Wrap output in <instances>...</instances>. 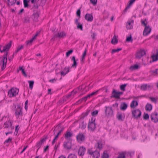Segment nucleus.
Returning <instances> with one entry per match:
<instances>
[{"mask_svg": "<svg viewBox=\"0 0 158 158\" xmlns=\"http://www.w3.org/2000/svg\"><path fill=\"white\" fill-rule=\"evenodd\" d=\"M19 90L17 88H12L8 91V95L10 98L14 97L18 94Z\"/></svg>", "mask_w": 158, "mask_h": 158, "instance_id": "obj_1", "label": "nucleus"}, {"mask_svg": "<svg viewBox=\"0 0 158 158\" xmlns=\"http://www.w3.org/2000/svg\"><path fill=\"white\" fill-rule=\"evenodd\" d=\"M141 112L139 109H136L132 111V116L134 119H138L140 117Z\"/></svg>", "mask_w": 158, "mask_h": 158, "instance_id": "obj_2", "label": "nucleus"}, {"mask_svg": "<svg viewBox=\"0 0 158 158\" xmlns=\"http://www.w3.org/2000/svg\"><path fill=\"white\" fill-rule=\"evenodd\" d=\"M85 87V86L83 85H81L80 86H79L76 89L74 90L72 92H71V94H69L68 98L71 96L72 95L74 96L75 95L78 91H80L81 90H83V91Z\"/></svg>", "mask_w": 158, "mask_h": 158, "instance_id": "obj_3", "label": "nucleus"}, {"mask_svg": "<svg viewBox=\"0 0 158 158\" xmlns=\"http://www.w3.org/2000/svg\"><path fill=\"white\" fill-rule=\"evenodd\" d=\"M72 139H67V140L64 142L63 146L66 149H70L71 148L73 143Z\"/></svg>", "mask_w": 158, "mask_h": 158, "instance_id": "obj_4", "label": "nucleus"}, {"mask_svg": "<svg viewBox=\"0 0 158 158\" xmlns=\"http://www.w3.org/2000/svg\"><path fill=\"white\" fill-rule=\"evenodd\" d=\"M106 109L105 113L106 116H112L113 114V112L111 107L110 106H105Z\"/></svg>", "mask_w": 158, "mask_h": 158, "instance_id": "obj_5", "label": "nucleus"}, {"mask_svg": "<svg viewBox=\"0 0 158 158\" xmlns=\"http://www.w3.org/2000/svg\"><path fill=\"white\" fill-rule=\"evenodd\" d=\"M153 87L152 85L150 84H142L140 86V89L143 91L149 90Z\"/></svg>", "mask_w": 158, "mask_h": 158, "instance_id": "obj_6", "label": "nucleus"}, {"mask_svg": "<svg viewBox=\"0 0 158 158\" xmlns=\"http://www.w3.org/2000/svg\"><path fill=\"white\" fill-rule=\"evenodd\" d=\"M95 119H94L92 121L89 122L88 124L89 130L91 131H94L96 128V124L95 123Z\"/></svg>", "mask_w": 158, "mask_h": 158, "instance_id": "obj_7", "label": "nucleus"}, {"mask_svg": "<svg viewBox=\"0 0 158 158\" xmlns=\"http://www.w3.org/2000/svg\"><path fill=\"white\" fill-rule=\"evenodd\" d=\"M15 114L16 116L19 117V116L23 115V112L22 110V108L20 105H18L17 108L15 111Z\"/></svg>", "mask_w": 158, "mask_h": 158, "instance_id": "obj_8", "label": "nucleus"}, {"mask_svg": "<svg viewBox=\"0 0 158 158\" xmlns=\"http://www.w3.org/2000/svg\"><path fill=\"white\" fill-rule=\"evenodd\" d=\"M151 120L155 123H157L158 121V114L156 112L152 113L150 115Z\"/></svg>", "mask_w": 158, "mask_h": 158, "instance_id": "obj_9", "label": "nucleus"}, {"mask_svg": "<svg viewBox=\"0 0 158 158\" xmlns=\"http://www.w3.org/2000/svg\"><path fill=\"white\" fill-rule=\"evenodd\" d=\"M151 31V29L149 26H146L143 32V35L144 36L148 35L150 33Z\"/></svg>", "mask_w": 158, "mask_h": 158, "instance_id": "obj_10", "label": "nucleus"}, {"mask_svg": "<svg viewBox=\"0 0 158 158\" xmlns=\"http://www.w3.org/2000/svg\"><path fill=\"white\" fill-rule=\"evenodd\" d=\"M85 148L83 146L81 147L78 150V154L79 156H83L85 152Z\"/></svg>", "mask_w": 158, "mask_h": 158, "instance_id": "obj_11", "label": "nucleus"}, {"mask_svg": "<svg viewBox=\"0 0 158 158\" xmlns=\"http://www.w3.org/2000/svg\"><path fill=\"white\" fill-rule=\"evenodd\" d=\"M146 54L144 50H141L137 53L136 57L138 59H140L142 57Z\"/></svg>", "mask_w": 158, "mask_h": 158, "instance_id": "obj_12", "label": "nucleus"}, {"mask_svg": "<svg viewBox=\"0 0 158 158\" xmlns=\"http://www.w3.org/2000/svg\"><path fill=\"white\" fill-rule=\"evenodd\" d=\"M12 125V123L9 121H6L4 124L5 128H9L11 130H13L14 129V127Z\"/></svg>", "mask_w": 158, "mask_h": 158, "instance_id": "obj_13", "label": "nucleus"}, {"mask_svg": "<svg viewBox=\"0 0 158 158\" xmlns=\"http://www.w3.org/2000/svg\"><path fill=\"white\" fill-rule=\"evenodd\" d=\"M134 20L132 19L128 21L126 25V28L127 29H131L133 28Z\"/></svg>", "mask_w": 158, "mask_h": 158, "instance_id": "obj_14", "label": "nucleus"}, {"mask_svg": "<svg viewBox=\"0 0 158 158\" xmlns=\"http://www.w3.org/2000/svg\"><path fill=\"white\" fill-rule=\"evenodd\" d=\"M85 19L89 22H92L93 19V17L91 14L87 13L85 16Z\"/></svg>", "mask_w": 158, "mask_h": 158, "instance_id": "obj_15", "label": "nucleus"}, {"mask_svg": "<svg viewBox=\"0 0 158 158\" xmlns=\"http://www.w3.org/2000/svg\"><path fill=\"white\" fill-rule=\"evenodd\" d=\"M69 67L66 66L63 69V70L60 72L61 75L64 76L69 72Z\"/></svg>", "mask_w": 158, "mask_h": 158, "instance_id": "obj_16", "label": "nucleus"}, {"mask_svg": "<svg viewBox=\"0 0 158 158\" xmlns=\"http://www.w3.org/2000/svg\"><path fill=\"white\" fill-rule=\"evenodd\" d=\"M116 117L119 121H123L124 120L125 116L124 115H123L121 112H118L117 113Z\"/></svg>", "mask_w": 158, "mask_h": 158, "instance_id": "obj_17", "label": "nucleus"}, {"mask_svg": "<svg viewBox=\"0 0 158 158\" xmlns=\"http://www.w3.org/2000/svg\"><path fill=\"white\" fill-rule=\"evenodd\" d=\"M112 95L111 96V98H114L116 99H119L120 97L119 96L118 92H117L116 90L114 89L112 93Z\"/></svg>", "mask_w": 158, "mask_h": 158, "instance_id": "obj_18", "label": "nucleus"}, {"mask_svg": "<svg viewBox=\"0 0 158 158\" xmlns=\"http://www.w3.org/2000/svg\"><path fill=\"white\" fill-rule=\"evenodd\" d=\"M73 135V133L72 132L67 131L64 134V137L65 138H70L72 137Z\"/></svg>", "mask_w": 158, "mask_h": 158, "instance_id": "obj_19", "label": "nucleus"}, {"mask_svg": "<svg viewBox=\"0 0 158 158\" xmlns=\"http://www.w3.org/2000/svg\"><path fill=\"white\" fill-rule=\"evenodd\" d=\"M11 43L12 41H10L8 44H6L5 46H4L3 51H5V52H7L8 51L11 46Z\"/></svg>", "mask_w": 158, "mask_h": 158, "instance_id": "obj_20", "label": "nucleus"}, {"mask_svg": "<svg viewBox=\"0 0 158 158\" xmlns=\"http://www.w3.org/2000/svg\"><path fill=\"white\" fill-rule=\"evenodd\" d=\"M46 139H42L41 140H40L38 142L36 145V146L37 148H38L37 150V151L38 149L40 148L42 144V143L45 141Z\"/></svg>", "mask_w": 158, "mask_h": 158, "instance_id": "obj_21", "label": "nucleus"}, {"mask_svg": "<svg viewBox=\"0 0 158 158\" xmlns=\"http://www.w3.org/2000/svg\"><path fill=\"white\" fill-rule=\"evenodd\" d=\"M39 16V13L37 11L35 13H34L32 15V18L34 21L37 22L38 21V19Z\"/></svg>", "mask_w": 158, "mask_h": 158, "instance_id": "obj_22", "label": "nucleus"}, {"mask_svg": "<svg viewBox=\"0 0 158 158\" xmlns=\"http://www.w3.org/2000/svg\"><path fill=\"white\" fill-rule=\"evenodd\" d=\"M77 60V59L76 60L75 57V56H72L71 59V60L73 61V63L71 66V67L74 68H76L77 65V62L76 61Z\"/></svg>", "mask_w": 158, "mask_h": 158, "instance_id": "obj_23", "label": "nucleus"}, {"mask_svg": "<svg viewBox=\"0 0 158 158\" xmlns=\"http://www.w3.org/2000/svg\"><path fill=\"white\" fill-rule=\"evenodd\" d=\"M66 33L64 31L59 32L57 34L55 35V36L60 38H63L66 36Z\"/></svg>", "mask_w": 158, "mask_h": 158, "instance_id": "obj_24", "label": "nucleus"}, {"mask_svg": "<svg viewBox=\"0 0 158 158\" xmlns=\"http://www.w3.org/2000/svg\"><path fill=\"white\" fill-rule=\"evenodd\" d=\"M93 156L94 158H99L100 156L99 151L97 149L94 151Z\"/></svg>", "mask_w": 158, "mask_h": 158, "instance_id": "obj_25", "label": "nucleus"}, {"mask_svg": "<svg viewBox=\"0 0 158 158\" xmlns=\"http://www.w3.org/2000/svg\"><path fill=\"white\" fill-rule=\"evenodd\" d=\"M127 107V105L125 102H123L121 103L120 106V109L121 110H125Z\"/></svg>", "mask_w": 158, "mask_h": 158, "instance_id": "obj_26", "label": "nucleus"}, {"mask_svg": "<svg viewBox=\"0 0 158 158\" xmlns=\"http://www.w3.org/2000/svg\"><path fill=\"white\" fill-rule=\"evenodd\" d=\"M64 129L63 127H61L60 125H58L56 126L55 128L53 131L54 134H56V132L59 131L61 129Z\"/></svg>", "mask_w": 158, "mask_h": 158, "instance_id": "obj_27", "label": "nucleus"}, {"mask_svg": "<svg viewBox=\"0 0 158 158\" xmlns=\"http://www.w3.org/2000/svg\"><path fill=\"white\" fill-rule=\"evenodd\" d=\"M138 105V103L136 101H133L130 104V107L131 108H134Z\"/></svg>", "mask_w": 158, "mask_h": 158, "instance_id": "obj_28", "label": "nucleus"}, {"mask_svg": "<svg viewBox=\"0 0 158 158\" xmlns=\"http://www.w3.org/2000/svg\"><path fill=\"white\" fill-rule=\"evenodd\" d=\"M152 59L153 61H157L158 59V50H156V54L155 55H153L152 56Z\"/></svg>", "mask_w": 158, "mask_h": 158, "instance_id": "obj_29", "label": "nucleus"}, {"mask_svg": "<svg viewBox=\"0 0 158 158\" xmlns=\"http://www.w3.org/2000/svg\"><path fill=\"white\" fill-rule=\"evenodd\" d=\"M95 147L98 148V151H100L102 148V144L101 142H98L95 145Z\"/></svg>", "mask_w": 158, "mask_h": 158, "instance_id": "obj_30", "label": "nucleus"}, {"mask_svg": "<svg viewBox=\"0 0 158 158\" xmlns=\"http://www.w3.org/2000/svg\"><path fill=\"white\" fill-rule=\"evenodd\" d=\"M90 110H87L86 111L82 114L80 117L81 119H83L84 118L89 114L90 112Z\"/></svg>", "mask_w": 158, "mask_h": 158, "instance_id": "obj_31", "label": "nucleus"}, {"mask_svg": "<svg viewBox=\"0 0 158 158\" xmlns=\"http://www.w3.org/2000/svg\"><path fill=\"white\" fill-rule=\"evenodd\" d=\"M152 105L149 103H147L145 107V109L146 110L151 111L152 109Z\"/></svg>", "mask_w": 158, "mask_h": 158, "instance_id": "obj_32", "label": "nucleus"}, {"mask_svg": "<svg viewBox=\"0 0 158 158\" xmlns=\"http://www.w3.org/2000/svg\"><path fill=\"white\" fill-rule=\"evenodd\" d=\"M135 0H131L129 1V5H128L127 7H126V8L124 10V12H126L127 10L129 8L130 6L135 1Z\"/></svg>", "mask_w": 158, "mask_h": 158, "instance_id": "obj_33", "label": "nucleus"}, {"mask_svg": "<svg viewBox=\"0 0 158 158\" xmlns=\"http://www.w3.org/2000/svg\"><path fill=\"white\" fill-rule=\"evenodd\" d=\"M118 42V40L116 36L115 35H114L111 40L112 44H115L117 43Z\"/></svg>", "mask_w": 158, "mask_h": 158, "instance_id": "obj_34", "label": "nucleus"}, {"mask_svg": "<svg viewBox=\"0 0 158 158\" xmlns=\"http://www.w3.org/2000/svg\"><path fill=\"white\" fill-rule=\"evenodd\" d=\"M127 85V84H125L123 85H121L120 86V89L122 90L123 91H125V88Z\"/></svg>", "mask_w": 158, "mask_h": 158, "instance_id": "obj_35", "label": "nucleus"}, {"mask_svg": "<svg viewBox=\"0 0 158 158\" xmlns=\"http://www.w3.org/2000/svg\"><path fill=\"white\" fill-rule=\"evenodd\" d=\"M64 129H61V130H60L59 131L56 132V135L55 134V136L54 138H57L59 136V135H60L61 132L63 131Z\"/></svg>", "mask_w": 158, "mask_h": 158, "instance_id": "obj_36", "label": "nucleus"}, {"mask_svg": "<svg viewBox=\"0 0 158 158\" xmlns=\"http://www.w3.org/2000/svg\"><path fill=\"white\" fill-rule=\"evenodd\" d=\"M139 67L138 65L137 64H135L131 66L130 69L131 70H135L137 69Z\"/></svg>", "mask_w": 158, "mask_h": 158, "instance_id": "obj_37", "label": "nucleus"}, {"mask_svg": "<svg viewBox=\"0 0 158 158\" xmlns=\"http://www.w3.org/2000/svg\"><path fill=\"white\" fill-rule=\"evenodd\" d=\"M36 37V35H35L33 37H32V38L31 40L27 41V45L29 44L30 45L31 44L33 40L35 39Z\"/></svg>", "mask_w": 158, "mask_h": 158, "instance_id": "obj_38", "label": "nucleus"}, {"mask_svg": "<svg viewBox=\"0 0 158 158\" xmlns=\"http://www.w3.org/2000/svg\"><path fill=\"white\" fill-rule=\"evenodd\" d=\"M84 135L82 133H79L76 136V138H85Z\"/></svg>", "mask_w": 158, "mask_h": 158, "instance_id": "obj_39", "label": "nucleus"}, {"mask_svg": "<svg viewBox=\"0 0 158 158\" xmlns=\"http://www.w3.org/2000/svg\"><path fill=\"white\" fill-rule=\"evenodd\" d=\"M152 74L153 76H156L158 74V69L151 71Z\"/></svg>", "mask_w": 158, "mask_h": 158, "instance_id": "obj_40", "label": "nucleus"}, {"mask_svg": "<svg viewBox=\"0 0 158 158\" xmlns=\"http://www.w3.org/2000/svg\"><path fill=\"white\" fill-rule=\"evenodd\" d=\"M23 45H21L20 46H19L17 48V50L15 51V54H17V53L19 52L20 50L23 49Z\"/></svg>", "mask_w": 158, "mask_h": 158, "instance_id": "obj_41", "label": "nucleus"}, {"mask_svg": "<svg viewBox=\"0 0 158 158\" xmlns=\"http://www.w3.org/2000/svg\"><path fill=\"white\" fill-rule=\"evenodd\" d=\"M122 50V48H118L117 49H113L111 53L112 54H113L115 52H118L121 50Z\"/></svg>", "mask_w": 158, "mask_h": 158, "instance_id": "obj_42", "label": "nucleus"}, {"mask_svg": "<svg viewBox=\"0 0 158 158\" xmlns=\"http://www.w3.org/2000/svg\"><path fill=\"white\" fill-rule=\"evenodd\" d=\"M28 82L29 83V88L31 89H32L33 87V85L34 83V81H29Z\"/></svg>", "mask_w": 158, "mask_h": 158, "instance_id": "obj_43", "label": "nucleus"}, {"mask_svg": "<svg viewBox=\"0 0 158 158\" xmlns=\"http://www.w3.org/2000/svg\"><path fill=\"white\" fill-rule=\"evenodd\" d=\"M126 41L128 42H132L133 39L132 38V37L131 35H130V36H128L127 38Z\"/></svg>", "mask_w": 158, "mask_h": 158, "instance_id": "obj_44", "label": "nucleus"}, {"mask_svg": "<svg viewBox=\"0 0 158 158\" xmlns=\"http://www.w3.org/2000/svg\"><path fill=\"white\" fill-rule=\"evenodd\" d=\"M23 4L24 7L25 8L27 7L28 6V1L27 0H23Z\"/></svg>", "mask_w": 158, "mask_h": 158, "instance_id": "obj_45", "label": "nucleus"}, {"mask_svg": "<svg viewBox=\"0 0 158 158\" xmlns=\"http://www.w3.org/2000/svg\"><path fill=\"white\" fill-rule=\"evenodd\" d=\"M7 1L12 6L15 3L16 0H7Z\"/></svg>", "mask_w": 158, "mask_h": 158, "instance_id": "obj_46", "label": "nucleus"}, {"mask_svg": "<svg viewBox=\"0 0 158 158\" xmlns=\"http://www.w3.org/2000/svg\"><path fill=\"white\" fill-rule=\"evenodd\" d=\"M149 118V116L148 114L144 113V115L143 116V118L145 120H147Z\"/></svg>", "mask_w": 158, "mask_h": 158, "instance_id": "obj_47", "label": "nucleus"}, {"mask_svg": "<svg viewBox=\"0 0 158 158\" xmlns=\"http://www.w3.org/2000/svg\"><path fill=\"white\" fill-rule=\"evenodd\" d=\"M87 154L92 155H93L94 153V152L92 150V148L88 149L87 152Z\"/></svg>", "mask_w": 158, "mask_h": 158, "instance_id": "obj_48", "label": "nucleus"}, {"mask_svg": "<svg viewBox=\"0 0 158 158\" xmlns=\"http://www.w3.org/2000/svg\"><path fill=\"white\" fill-rule=\"evenodd\" d=\"M150 99L152 102L156 103L157 101V99L155 98L150 97L149 98Z\"/></svg>", "mask_w": 158, "mask_h": 158, "instance_id": "obj_49", "label": "nucleus"}, {"mask_svg": "<svg viewBox=\"0 0 158 158\" xmlns=\"http://www.w3.org/2000/svg\"><path fill=\"white\" fill-rule=\"evenodd\" d=\"M73 51L72 49L70 50H69V51H68V52H67L66 53V56L67 57H68L70 54H71L72 53V52H73Z\"/></svg>", "mask_w": 158, "mask_h": 158, "instance_id": "obj_50", "label": "nucleus"}, {"mask_svg": "<svg viewBox=\"0 0 158 158\" xmlns=\"http://www.w3.org/2000/svg\"><path fill=\"white\" fill-rule=\"evenodd\" d=\"M8 54V52H6V53L3 56L2 60H6L7 61V56Z\"/></svg>", "mask_w": 158, "mask_h": 158, "instance_id": "obj_51", "label": "nucleus"}, {"mask_svg": "<svg viewBox=\"0 0 158 158\" xmlns=\"http://www.w3.org/2000/svg\"><path fill=\"white\" fill-rule=\"evenodd\" d=\"M118 158H125V153H122L120 154Z\"/></svg>", "mask_w": 158, "mask_h": 158, "instance_id": "obj_52", "label": "nucleus"}, {"mask_svg": "<svg viewBox=\"0 0 158 158\" xmlns=\"http://www.w3.org/2000/svg\"><path fill=\"white\" fill-rule=\"evenodd\" d=\"M87 98H86V96H85V97L82 98L81 99L79 100L78 101V102L81 103V102H82L83 101H86V100H87Z\"/></svg>", "mask_w": 158, "mask_h": 158, "instance_id": "obj_53", "label": "nucleus"}, {"mask_svg": "<svg viewBox=\"0 0 158 158\" xmlns=\"http://www.w3.org/2000/svg\"><path fill=\"white\" fill-rule=\"evenodd\" d=\"M19 70L22 71V73L25 76V77L27 76V75L26 74L25 72L24 69H23L22 67H20L19 68Z\"/></svg>", "mask_w": 158, "mask_h": 158, "instance_id": "obj_54", "label": "nucleus"}, {"mask_svg": "<svg viewBox=\"0 0 158 158\" xmlns=\"http://www.w3.org/2000/svg\"><path fill=\"white\" fill-rule=\"evenodd\" d=\"M98 111L96 110L91 113V115L92 116H95L98 114Z\"/></svg>", "mask_w": 158, "mask_h": 158, "instance_id": "obj_55", "label": "nucleus"}, {"mask_svg": "<svg viewBox=\"0 0 158 158\" xmlns=\"http://www.w3.org/2000/svg\"><path fill=\"white\" fill-rule=\"evenodd\" d=\"M141 22L142 24L145 27L148 26H147V22L146 21V20H145L141 21Z\"/></svg>", "mask_w": 158, "mask_h": 158, "instance_id": "obj_56", "label": "nucleus"}, {"mask_svg": "<svg viewBox=\"0 0 158 158\" xmlns=\"http://www.w3.org/2000/svg\"><path fill=\"white\" fill-rule=\"evenodd\" d=\"M67 158H77V156L74 154H70L68 156Z\"/></svg>", "mask_w": 158, "mask_h": 158, "instance_id": "obj_57", "label": "nucleus"}, {"mask_svg": "<svg viewBox=\"0 0 158 158\" xmlns=\"http://www.w3.org/2000/svg\"><path fill=\"white\" fill-rule=\"evenodd\" d=\"M77 28L78 29H80L81 31L83 30V27L82 24H80V23L77 24Z\"/></svg>", "mask_w": 158, "mask_h": 158, "instance_id": "obj_58", "label": "nucleus"}, {"mask_svg": "<svg viewBox=\"0 0 158 158\" xmlns=\"http://www.w3.org/2000/svg\"><path fill=\"white\" fill-rule=\"evenodd\" d=\"M109 155L108 154L104 152L102 156V158H108Z\"/></svg>", "mask_w": 158, "mask_h": 158, "instance_id": "obj_59", "label": "nucleus"}, {"mask_svg": "<svg viewBox=\"0 0 158 158\" xmlns=\"http://www.w3.org/2000/svg\"><path fill=\"white\" fill-rule=\"evenodd\" d=\"M12 139H7L4 142V144H5L7 143H11Z\"/></svg>", "mask_w": 158, "mask_h": 158, "instance_id": "obj_60", "label": "nucleus"}, {"mask_svg": "<svg viewBox=\"0 0 158 158\" xmlns=\"http://www.w3.org/2000/svg\"><path fill=\"white\" fill-rule=\"evenodd\" d=\"M2 66L6 68L7 61L6 60H2Z\"/></svg>", "mask_w": 158, "mask_h": 158, "instance_id": "obj_61", "label": "nucleus"}, {"mask_svg": "<svg viewBox=\"0 0 158 158\" xmlns=\"http://www.w3.org/2000/svg\"><path fill=\"white\" fill-rule=\"evenodd\" d=\"M76 14L79 17V18H80V15H81V10L80 8L78 9L76 13Z\"/></svg>", "mask_w": 158, "mask_h": 158, "instance_id": "obj_62", "label": "nucleus"}, {"mask_svg": "<svg viewBox=\"0 0 158 158\" xmlns=\"http://www.w3.org/2000/svg\"><path fill=\"white\" fill-rule=\"evenodd\" d=\"M86 52H87V50L86 49H85L83 54L82 56V57L81 58H82V59H85V57L86 55Z\"/></svg>", "mask_w": 158, "mask_h": 158, "instance_id": "obj_63", "label": "nucleus"}, {"mask_svg": "<svg viewBox=\"0 0 158 158\" xmlns=\"http://www.w3.org/2000/svg\"><path fill=\"white\" fill-rule=\"evenodd\" d=\"M92 34L91 35V37L93 39H95L96 38L95 37V36L96 35V34L94 32H91Z\"/></svg>", "mask_w": 158, "mask_h": 158, "instance_id": "obj_64", "label": "nucleus"}]
</instances>
